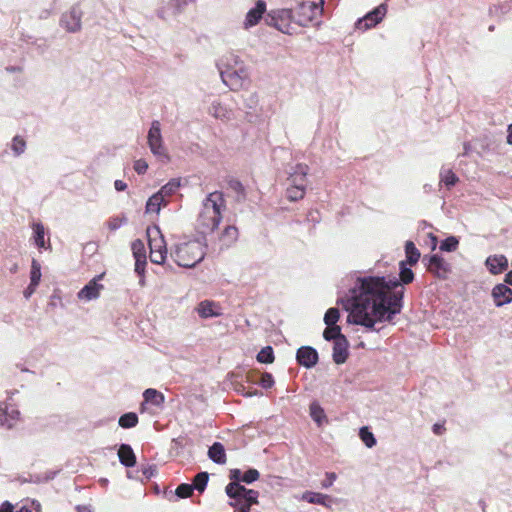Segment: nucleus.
<instances>
[{
  "instance_id": "ddd939ff",
  "label": "nucleus",
  "mask_w": 512,
  "mask_h": 512,
  "mask_svg": "<svg viewBox=\"0 0 512 512\" xmlns=\"http://www.w3.org/2000/svg\"><path fill=\"white\" fill-rule=\"evenodd\" d=\"M20 412L10 402H0V422L2 425L12 428L18 421Z\"/></svg>"
},
{
  "instance_id": "9b49d317",
  "label": "nucleus",
  "mask_w": 512,
  "mask_h": 512,
  "mask_svg": "<svg viewBox=\"0 0 512 512\" xmlns=\"http://www.w3.org/2000/svg\"><path fill=\"white\" fill-rule=\"evenodd\" d=\"M386 13H387V5L384 3L380 4L374 10L367 13L363 18L359 19L356 22V27L358 29H363V30H367L371 27H374L382 21L383 17L386 15Z\"/></svg>"
},
{
  "instance_id": "7c9ffc66",
  "label": "nucleus",
  "mask_w": 512,
  "mask_h": 512,
  "mask_svg": "<svg viewBox=\"0 0 512 512\" xmlns=\"http://www.w3.org/2000/svg\"><path fill=\"white\" fill-rule=\"evenodd\" d=\"M238 237L237 228L234 226L225 227L224 231L221 234L220 241L222 242V246L229 247L232 243L236 241Z\"/></svg>"
},
{
  "instance_id": "393cba45",
  "label": "nucleus",
  "mask_w": 512,
  "mask_h": 512,
  "mask_svg": "<svg viewBox=\"0 0 512 512\" xmlns=\"http://www.w3.org/2000/svg\"><path fill=\"white\" fill-rule=\"evenodd\" d=\"M168 203V200H165L161 194L155 193L152 195L147 203H146V213H156L159 214L162 207H165Z\"/></svg>"
},
{
  "instance_id": "c9c22d12",
  "label": "nucleus",
  "mask_w": 512,
  "mask_h": 512,
  "mask_svg": "<svg viewBox=\"0 0 512 512\" xmlns=\"http://www.w3.org/2000/svg\"><path fill=\"white\" fill-rule=\"evenodd\" d=\"M305 189L306 188L297 185H289L286 192L287 198L291 201L302 199L305 194Z\"/></svg>"
},
{
  "instance_id": "680f3d73",
  "label": "nucleus",
  "mask_w": 512,
  "mask_h": 512,
  "mask_svg": "<svg viewBox=\"0 0 512 512\" xmlns=\"http://www.w3.org/2000/svg\"><path fill=\"white\" fill-rule=\"evenodd\" d=\"M506 282L510 285H512V271H510L507 275H506Z\"/></svg>"
},
{
  "instance_id": "20e7f679",
  "label": "nucleus",
  "mask_w": 512,
  "mask_h": 512,
  "mask_svg": "<svg viewBox=\"0 0 512 512\" xmlns=\"http://www.w3.org/2000/svg\"><path fill=\"white\" fill-rule=\"evenodd\" d=\"M219 71L223 82L232 89L240 85V80L245 76V70L238 56L229 54L220 64Z\"/></svg>"
},
{
  "instance_id": "c03bdc74",
  "label": "nucleus",
  "mask_w": 512,
  "mask_h": 512,
  "mask_svg": "<svg viewBox=\"0 0 512 512\" xmlns=\"http://www.w3.org/2000/svg\"><path fill=\"white\" fill-rule=\"evenodd\" d=\"M458 244V239L454 236H450L442 242V244L440 245V249L443 251L452 252L457 249Z\"/></svg>"
},
{
  "instance_id": "6ab92c4d",
  "label": "nucleus",
  "mask_w": 512,
  "mask_h": 512,
  "mask_svg": "<svg viewBox=\"0 0 512 512\" xmlns=\"http://www.w3.org/2000/svg\"><path fill=\"white\" fill-rule=\"evenodd\" d=\"M492 296L495 304L502 306L512 301V290L505 284H499L493 288Z\"/></svg>"
},
{
  "instance_id": "2f4dec72",
  "label": "nucleus",
  "mask_w": 512,
  "mask_h": 512,
  "mask_svg": "<svg viewBox=\"0 0 512 512\" xmlns=\"http://www.w3.org/2000/svg\"><path fill=\"white\" fill-rule=\"evenodd\" d=\"M181 186L179 179H173L170 182H168L166 185H164L160 191L157 192V194H161V196L168 200L170 196H172Z\"/></svg>"
},
{
  "instance_id": "4c0bfd02",
  "label": "nucleus",
  "mask_w": 512,
  "mask_h": 512,
  "mask_svg": "<svg viewBox=\"0 0 512 512\" xmlns=\"http://www.w3.org/2000/svg\"><path fill=\"white\" fill-rule=\"evenodd\" d=\"M359 436L368 448H371L376 444L374 435L368 430L367 427L360 429Z\"/></svg>"
},
{
  "instance_id": "412c9836",
  "label": "nucleus",
  "mask_w": 512,
  "mask_h": 512,
  "mask_svg": "<svg viewBox=\"0 0 512 512\" xmlns=\"http://www.w3.org/2000/svg\"><path fill=\"white\" fill-rule=\"evenodd\" d=\"M347 349H348V342H347L346 338L344 336L338 337L337 340L334 342V347H333V360L337 364H342L346 361V358L348 356Z\"/></svg>"
},
{
  "instance_id": "b1692460",
  "label": "nucleus",
  "mask_w": 512,
  "mask_h": 512,
  "mask_svg": "<svg viewBox=\"0 0 512 512\" xmlns=\"http://www.w3.org/2000/svg\"><path fill=\"white\" fill-rule=\"evenodd\" d=\"M118 457L120 462L127 466L133 467L136 464V456L128 444H121L118 449Z\"/></svg>"
},
{
  "instance_id": "052dcab7",
  "label": "nucleus",
  "mask_w": 512,
  "mask_h": 512,
  "mask_svg": "<svg viewBox=\"0 0 512 512\" xmlns=\"http://www.w3.org/2000/svg\"><path fill=\"white\" fill-rule=\"evenodd\" d=\"M32 505L34 506V509L36 510V512H40V509H41V505L39 502L37 501H33L32 502Z\"/></svg>"
},
{
  "instance_id": "49530a36",
  "label": "nucleus",
  "mask_w": 512,
  "mask_h": 512,
  "mask_svg": "<svg viewBox=\"0 0 512 512\" xmlns=\"http://www.w3.org/2000/svg\"><path fill=\"white\" fill-rule=\"evenodd\" d=\"M132 251L135 258H146L145 245L141 240L132 243Z\"/></svg>"
},
{
  "instance_id": "dca6fc26",
  "label": "nucleus",
  "mask_w": 512,
  "mask_h": 512,
  "mask_svg": "<svg viewBox=\"0 0 512 512\" xmlns=\"http://www.w3.org/2000/svg\"><path fill=\"white\" fill-rule=\"evenodd\" d=\"M197 313L201 318L207 319L212 317H219L222 315L221 307L218 303L204 300L200 302L196 308Z\"/></svg>"
},
{
  "instance_id": "bf43d9fd",
  "label": "nucleus",
  "mask_w": 512,
  "mask_h": 512,
  "mask_svg": "<svg viewBox=\"0 0 512 512\" xmlns=\"http://www.w3.org/2000/svg\"><path fill=\"white\" fill-rule=\"evenodd\" d=\"M507 143L512 144V124L508 126Z\"/></svg>"
},
{
  "instance_id": "4d7b16f0",
  "label": "nucleus",
  "mask_w": 512,
  "mask_h": 512,
  "mask_svg": "<svg viewBox=\"0 0 512 512\" xmlns=\"http://www.w3.org/2000/svg\"><path fill=\"white\" fill-rule=\"evenodd\" d=\"M37 286L38 285H33V283H30L28 288L24 292V296L26 298H29L35 292Z\"/></svg>"
},
{
  "instance_id": "4468645a",
  "label": "nucleus",
  "mask_w": 512,
  "mask_h": 512,
  "mask_svg": "<svg viewBox=\"0 0 512 512\" xmlns=\"http://www.w3.org/2000/svg\"><path fill=\"white\" fill-rule=\"evenodd\" d=\"M265 12L266 3L262 0L257 1L256 6L250 9L245 16V20L243 22L244 29H250L251 27L257 25Z\"/></svg>"
},
{
  "instance_id": "6e6552de",
  "label": "nucleus",
  "mask_w": 512,
  "mask_h": 512,
  "mask_svg": "<svg viewBox=\"0 0 512 512\" xmlns=\"http://www.w3.org/2000/svg\"><path fill=\"white\" fill-rule=\"evenodd\" d=\"M148 146L151 152L160 159H168V153L163 145L160 123L153 121L147 136Z\"/></svg>"
},
{
  "instance_id": "3c124183",
  "label": "nucleus",
  "mask_w": 512,
  "mask_h": 512,
  "mask_svg": "<svg viewBox=\"0 0 512 512\" xmlns=\"http://www.w3.org/2000/svg\"><path fill=\"white\" fill-rule=\"evenodd\" d=\"M148 169V163L143 159H138L134 163V170L138 174H144Z\"/></svg>"
},
{
  "instance_id": "f257e3e1",
  "label": "nucleus",
  "mask_w": 512,
  "mask_h": 512,
  "mask_svg": "<svg viewBox=\"0 0 512 512\" xmlns=\"http://www.w3.org/2000/svg\"><path fill=\"white\" fill-rule=\"evenodd\" d=\"M398 284L384 277H362L349 290L344 307L349 311L348 322L374 328L376 323L391 321L402 308L403 291Z\"/></svg>"
},
{
  "instance_id": "aec40b11",
  "label": "nucleus",
  "mask_w": 512,
  "mask_h": 512,
  "mask_svg": "<svg viewBox=\"0 0 512 512\" xmlns=\"http://www.w3.org/2000/svg\"><path fill=\"white\" fill-rule=\"evenodd\" d=\"M208 111L210 115L222 121H229L233 116V111L221 101H214Z\"/></svg>"
},
{
  "instance_id": "72a5a7b5",
  "label": "nucleus",
  "mask_w": 512,
  "mask_h": 512,
  "mask_svg": "<svg viewBox=\"0 0 512 512\" xmlns=\"http://www.w3.org/2000/svg\"><path fill=\"white\" fill-rule=\"evenodd\" d=\"M10 148L15 157L21 156L26 150V141L21 136H14L11 140Z\"/></svg>"
},
{
  "instance_id": "c85d7f7f",
  "label": "nucleus",
  "mask_w": 512,
  "mask_h": 512,
  "mask_svg": "<svg viewBox=\"0 0 512 512\" xmlns=\"http://www.w3.org/2000/svg\"><path fill=\"white\" fill-rule=\"evenodd\" d=\"M209 457L216 463L224 464L226 462V454L221 443H214L208 451Z\"/></svg>"
},
{
  "instance_id": "774afa93",
  "label": "nucleus",
  "mask_w": 512,
  "mask_h": 512,
  "mask_svg": "<svg viewBox=\"0 0 512 512\" xmlns=\"http://www.w3.org/2000/svg\"><path fill=\"white\" fill-rule=\"evenodd\" d=\"M436 244H437V239L436 237H432V245H433V249L436 247Z\"/></svg>"
},
{
  "instance_id": "39448f33",
  "label": "nucleus",
  "mask_w": 512,
  "mask_h": 512,
  "mask_svg": "<svg viewBox=\"0 0 512 512\" xmlns=\"http://www.w3.org/2000/svg\"><path fill=\"white\" fill-rule=\"evenodd\" d=\"M227 495L235 500L234 505L238 512H250V507L257 504L258 493L237 483L226 486Z\"/></svg>"
},
{
  "instance_id": "2eb2a0df",
  "label": "nucleus",
  "mask_w": 512,
  "mask_h": 512,
  "mask_svg": "<svg viewBox=\"0 0 512 512\" xmlns=\"http://www.w3.org/2000/svg\"><path fill=\"white\" fill-rule=\"evenodd\" d=\"M309 167L305 164L299 163L291 168L289 172L288 183L289 185H297L306 188L307 185V174Z\"/></svg>"
},
{
  "instance_id": "69168bd1",
  "label": "nucleus",
  "mask_w": 512,
  "mask_h": 512,
  "mask_svg": "<svg viewBox=\"0 0 512 512\" xmlns=\"http://www.w3.org/2000/svg\"><path fill=\"white\" fill-rule=\"evenodd\" d=\"M17 512H32L29 508L27 507H22L19 511Z\"/></svg>"
},
{
  "instance_id": "c756f323",
  "label": "nucleus",
  "mask_w": 512,
  "mask_h": 512,
  "mask_svg": "<svg viewBox=\"0 0 512 512\" xmlns=\"http://www.w3.org/2000/svg\"><path fill=\"white\" fill-rule=\"evenodd\" d=\"M143 397L146 403L160 407L164 402V395L156 389L149 388L144 391Z\"/></svg>"
},
{
  "instance_id": "6e6d98bb",
  "label": "nucleus",
  "mask_w": 512,
  "mask_h": 512,
  "mask_svg": "<svg viewBox=\"0 0 512 512\" xmlns=\"http://www.w3.org/2000/svg\"><path fill=\"white\" fill-rule=\"evenodd\" d=\"M13 509V505L6 501L1 505L0 512H13Z\"/></svg>"
},
{
  "instance_id": "8fccbe9b",
  "label": "nucleus",
  "mask_w": 512,
  "mask_h": 512,
  "mask_svg": "<svg viewBox=\"0 0 512 512\" xmlns=\"http://www.w3.org/2000/svg\"><path fill=\"white\" fill-rule=\"evenodd\" d=\"M259 477V472L256 469H249L245 473H243V476L241 478V481L250 484L253 481L257 480Z\"/></svg>"
},
{
  "instance_id": "ea45409f",
  "label": "nucleus",
  "mask_w": 512,
  "mask_h": 512,
  "mask_svg": "<svg viewBox=\"0 0 512 512\" xmlns=\"http://www.w3.org/2000/svg\"><path fill=\"white\" fill-rule=\"evenodd\" d=\"M40 280L41 266L36 260H33L31 264L30 283H33V285H38Z\"/></svg>"
},
{
  "instance_id": "de8ad7c7",
  "label": "nucleus",
  "mask_w": 512,
  "mask_h": 512,
  "mask_svg": "<svg viewBox=\"0 0 512 512\" xmlns=\"http://www.w3.org/2000/svg\"><path fill=\"white\" fill-rule=\"evenodd\" d=\"M193 492V486L190 484H181L176 488V495L180 498H187Z\"/></svg>"
},
{
  "instance_id": "a19ab883",
  "label": "nucleus",
  "mask_w": 512,
  "mask_h": 512,
  "mask_svg": "<svg viewBox=\"0 0 512 512\" xmlns=\"http://www.w3.org/2000/svg\"><path fill=\"white\" fill-rule=\"evenodd\" d=\"M323 336L326 340H333L334 342L337 340L338 337H343V335L340 332L339 326H327L326 329L323 332Z\"/></svg>"
},
{
  "instance_id": "58836bf2",
  "label": "nucleus",
  "mask_w": 512,
  "mask_h": 512,
  "mask_svg": "<svg viewBox=\"0 0 512 512\" xmlns=\"http://www.w3.org/2000/svg\"><path fill=\"white\" fill-rule=\"evenodd\" d=\"M339 310L337 308H330L327 310L324 316V322L327 326H337L336 323L339 320Z\"/></svg>"
},
{
  "instance_id": "603ef678",
  "label": "nucleus",
  "mask_w": 512,
  "mask_h": 512,
  "mask_svg": "<svg viewBox=\"0 0 512 512\" xmlns=\"http://www.w3.org/2000/svg\"><path fill=\"white\" fill-rule=\"evenodd\" d=\"M135 271L138 274H142L144 272V267L146 264V258H135Z\"/></svg>"
},
{
  "instance_id": "423d86ee",
  "label": "nucleus",
  "mask_w": 512,
  "mask_h": 512,
  "mask_svg": "<svg viewBox=\"0 0 512 512\" xmlns=\"http://www.w3.org/2000/svg\"><path fill=\"white\" fill-rule=\"evenodd\" d=\"M148 243L150 248V260L155 264H163L166 259L167 247L164 237L158 227L147 229Z\"/></svg>"
},
{
  "instance_id": "13d9d810",
  "label": "nucleus",
  "mask_w": 512,
  "mask_h": 512,
  "mask_svg": "<svg viewBox=\"0 0 512 512\" xmlns=\"http://www.w3.org/2000/svg\"><path fill=\"white\" fill-rule=\"evenodd\" d=\"M114 187L117 191H124L127 187L126 183H124L123 181L121 180H116L114 182Z\"/></svg>"
},
{
  "instance_id": "4be33fe9",
  "label": "nucleus",
  "mask_w": 512,
  "mask_h": 512,
  "mask_svg": "<svg viewBox=\"0 0 512 512\" xmlns=\"http://www.w3.org/2000/svg\"><path fill=\"white\" fill-rule=\"evenodd\" d=\"M428 270L439 278H445L448 267L445 261L438 255H433L428 263Z\"/></svg>"
},
{
  "instance_id": "f03ea898",
  "label": "nucleus",
  "mask_w": 512,
  "mask_h": 512,
  "mask_svg": "<svg viewBox=\"0 0 512 512\" xmlns=\"http://www.w3.org/2000/svg\"><path fill=\"white\" fill-rule=\"evenodd\" d=\"M224 207L222 193L213 192L204 200L197 219L198 230L205 234L212 232L221 220V210Z\"/></svg>"
},
{
  "instance_id": "e2e57ef3",
  "label": "nucleus",
  "mask_w": 512,
  "mask_h": 512,
  "mask_svg": "<svg viewBox=\"0 0 512 512\" xmlns=\"http://www.w3.org/2000/svg\"><path fill=\"white\" fill-rule=\"evenodd\" d=\"M440 430H441V426H440V425L435 424V425L433 426V431H434V433H436V434H440Z\"/></svg>"
},
{
  "instance_id": "0e129e2a",
  "label": "nucleus",
  "mask_w": 512,
  "mask_h": 512,
  "mask_svg": "<svg viewBox=\"0 0 512 512\" xmlns=\"http://www.w3.org/2000/svg\"><path fill=\"white\" fill-rule=\"evenodd\" d=\"M118 225H119V224L116 222V220H114V221H112V222L110 223V226H111V228H112V229H116V228L118 227Z\"/></svg>"
},
{
  "instance_id": "09e8293b",
  "label": "nucleus",
  "mask_w": 512,
  "mask_h": 512,
  "mask_svg": "<svg viewBox=\"0 0 512 512\" xmlns=\"http://www.w3.org/2000/svg\"><path fill=\"white\" fill-rule=\"evenodd\" d=\"M400 278H401V281L405 284H408L410 282H412L413 278H414V274L413 272L411 271V269L405 267L403 264L401 265V271H400Z\"/></svg>"
},
{
  "instance_id": "a211bd4d",
  "label": "nucleus",
  "mask_w": 512,
  "mask_h": 512,
  "mask_svg": "<svg viewBox=\"0 0 512 512\" xmlns=\"http://www.w3.org/2000/svg\"><path fill=\"white\" fill-rule=\"evenodd\" d=\"M317 360L318 354L316 350L311 347H301L297 351V361L307 368L314 366Z\"/></svg>"
},
{
  "instance_id": "864d4df0",
  "label": "nucleus",
  "mask_w": 512,
  "mask_h": 512,
  "mask_svg": "<svg viewBox=\"0 0 512 512\" xmlns=\"http://www.w3.org/2000/svg\"><path fill=\"white\" fill-rule=\"evenodd\" d=\"M326 480L322 483L324 488L330 487L336 479L335 473H326Z\"/></svg>"
},
{
  "instance_id": "7ed1b4c3",
  "label": "nucleus",
  "mask_w": 512,
  "mask_h": 512,
  "mask_svg": "<svg viewBox=\"0 0 512 512\" xmlns=\"http://www.w3.org/2000/svg\"><path fill=\"white\" fill-rule=\"evenodd\" d=\"M171 256L179 266L191 268L204 258L205 249L200 241L188 240L177 244Z\"/></svg>"
},
{
  "instance_id": "79ce46f5",
  "label": "nucleus",
  "mask_w": 512,
  "mask_h": 512,
  "mask_svg": "<svg viewBox=\"0 0 512 512\" xmlns=\"http://www.w3.org/2000/svg\"><path fill=\"white\" fill-rule=\"evenodd\" d=\"M257 360L261 363H272L274 361L273 350L271 347L263 348L257 355Z\"/></svg>"
},
{
  "instance_id": "473e14b6",
  "label": "nucleus",
  "mask_w": 512,
  "mask_h": 512,
  "mask_svg": "<svg viewBox=\"0 0 512 512\" xmlns=\"http://www.w3.org/2000/svg\"><path fill=\"white\" fill-rule=\"evenodd\" d=\"M310 416L319 426L326 422L325 412L323 408L316 402H313L310 405Z\"/></svg>"
},
{
  "instance_id": "37998d69",
  "label": "nucleus",
  "mask_w": 512,
  "mask_h": 512,
  "mask_svg": "<svg viewBox=\"0 0 512 512\" xmlns=\"http://www.w3.org/2000/svg\"><path fill=\"white\" fill-rule=\"evenodd\" d=\"M458 181V178L451 170H443L441 172L440 182L444 183L447 187L453 186Z\"/></svg>"
},
{
  "instance_id": "f3484780",
  "label": "nucleus",
  "mask_w": 512,
  "mask_h": 512,
  "mask_svg": "<svg viewBox=\"0 0 512 512\" xmlns=\"http://www.w3.org/2000/svg\"><path fill=\"white\" fill-rule=\"evenodd\" d=\"M103 285L97 283V279H92L85 287L78 292V298L90 301L99 297Z\"/></svg>"
},
{
  "instance_id": "9d476101",
  "label": "nucleus",
  "mask_w": 512,
  "mask_h": 512,
  "mask_svg": "<svg viewBox=\"0 0 512 512\" xmlns=\"http://www.w3.org/2000/svg\"><path fill=\"white\" fill-rule=\"evenodd\" d=\"M83 12L79 6H73L63 13L60 19V25L68 32H77L81 28V19Z\"/></svg>"
},
{
  "instance_id": "a18cd8bd",
  "label": "nucleus",
  "mask_w": 512,
  "mask_h": 512,
  "mask_svg": "<svg viewBox=\"0 0 512 512\" xmlns=\"http://www.w3.org/2000/svg\"><path fill=\"white\" fill-rule=\"evenodd\" d=\"M208 482V474L206 472H201L197 474L194 478V487L202 492L204 491Z\"/></svg>"
},
{
  "instance_id": "f8f14e48",
  "label": "nucleus",
  "mask_w": 512,
  "mask_h": 512,
  "mask_svg": "<svg viewBox=\"0 0 512 512\" xmlns=\"http://www.w3.org/2000/svg\"><path fill=\"white\" fill-rule=\"evenodd\" d=\"M192 2L194 0H168L159 8V16L163 19L176 17Z\"/></svg>"
},
{
  "instance_id": "f704fd0d",
  "label": "nucleus",
  "mask_w": 512,
  "mask_h": 512,
  "mask_svg": "<svg viewBox=\"0 0 512 512\" xmlns=\"http://www.w3.org/2000/svg\"><path fill=\"white\" fill-rule=\"evenodd\" d=\"M405 252L407 261L410 265H413L418 262L420 258V252L416 248L413 242L408 241L405 245Z\"/></svg>"
},
{
  "instance_id": "338daca9",
  "label": "nucleus",
  "mask_w": 512,
  "mask_h": 512,
  "mask_svg": "<svg viewBox=\"0 0 512 512\" xmlns=\"http://www.w3.org/2000/svg\"><path fill=\"white\" fill-rule=\"evenodd\" d=\"M10 270H11V272H13V273H14V272H16V271L18 270V266H17V264H14V265L11 267V269H10Z\"/></svg>"
},
{
  "instance_id": "5fc2aeb1",
  "label": "nucleus",
  "mask_w": 512,
  "mask_h": 512,
  "mask_svg": "<svg viewBox=\"0 0 512 512\" xmlns=\"http://www.w3.org/2000/svg\"><path fill=\"white\" fill-rule=\"evenodd\" d=\"M242 476H243V474H242V472L239 469L232 470L231 471V476H230L231 479L233 480L232 483L239 484L238 482L241 481Z\"/></svg>"
},
{
  "instance_id": "1a4fd4ad",
  "label": "nucleus",
  "mask_w": 512,
  "mask_h": 512,
  "mask_svg": "<svg viewBox=\"0 0 512 512\" xmlns=\"http://www.w3.org/2000/svg\"><path fill=\"white\" fill-rule=\"evenodd\" d=\"M323 8L315 2H303L297 9V23L301 26H307L309 23L317 20L322 14Z\"/></svg>"
},
{
  "instance_id": "a878e982",
  "label": "nucleus",
  "mask_w": 512,
  "mask_h": 512,
  "mask_svg": "<svg viewBox=\"0 0 512 512\" xmlns=\"http://www.w3.org/2000/svg\"><path fill=\"white\" fill-rule=\"evenodd\" d=\"M248 379L252 383L260 384L263 388H271L274 384L273 377L269 373L252 371L248 374Z\"/></svg>"
},
{
  "instance_id": "e433bc0d",
  "label": "nucleus",
  "mask_w": 512,
  "mask_h": 512,
  "mask_svg": "<svg viewBox=\"0 0 512 512\" xmlns=\"http://www.w3.org/2000/svg\"><path fill=\"white\" fill-rule=\"evenodd\" d=\"M138 423V417L135 413H126L119 419V425L123 428H132Z\"/></svg>"
},
{
  "instance_id": "bb28decb",
  "label": "nucleus",
  "mask_w": 512,
  "mask_h": 512,
  "mask_svg": "<svg viewBox=\"0 0 512 512\" xmlns=\"http://www.w3.org/2000/svg\"><path fill=\"white\" fill-rule=\"evenodd\" d=\"M33 230V238L35 241V244L38 248L46 249V242H45V227L41 222H33L32 225Z\"/></svg>"
},
{
  "instance_id": "cd10ccee",
  "label": "nucleus",
  "mask_w": 512,
  "mask_h": 512,
  "mask_svg": "<svg viewBox=\"0 0 512 512\" xmlns=\"http://www.w3.org/2000/svg\"><path fill=\"white\" fill-rule=\"evenodd\" d=\"M302 500H305L312 504H318L328 507V501H330L331 498L328 495L307 491L302 495Z\"/></svg>"
},
{
  "instance_id": "5701e85b",
  "label": "nucleus",
  "mask_w": 512,
  "mask_h": 512,
  "mask_svg": "<svg viewBox=\"0 0 512 512\" xmlns=\"http://www.w3.org/2000/svg\"><path fill=\"white\" fill-rule=\"evenodd\" d=\"M486 265L491 273L498 274L507 268L508 261L503 255H495L487 258Z\"/></svg>"
},
{
  "instance_id": "0eeeda50",
  "label": "nucleus",
  "mask_w": 512,
  "mask_h": 512,
  "mask_svg": "<svg viewBox=\"0 0 512 512\" xmlns=\"http://www.w3.org/2000/svg\"><path fill=\"white\" fill-rule=\"evenodd\" d=\"M292 18L290 9H277L270 11L265 21L269 26L275 27L282 33L289 34Z\"/></svg>"
}]
</instances>
